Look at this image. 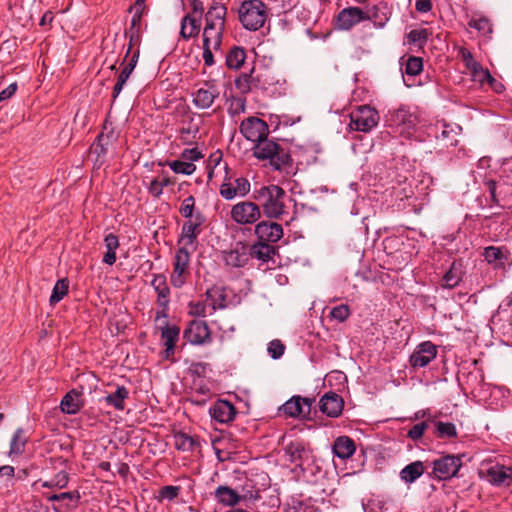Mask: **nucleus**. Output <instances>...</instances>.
<instances>
[{
	"label": "nucleus",
	"mask_w": 512,
	"mask_h": 512,
	"mask_svg": "<svg viewBox=\"0 0 512 512\" xmlns=\"http://www.w3.org/2000/svg\"><path fill=\"white\" fill-rule=\"evenodd\" d=\"M180 35L185 41L192 37V16L190 13H187L182 19Z\"/></svg>",
	"instance_id": "obj_44"
},
{
	"label": "nucleus",
	"mask_w": 512,
	"mask_h": 512,
	"mask_svg": "<svg viewBox=\"0 0 512 512\" xmlns=\"http://www.w3.org/2000/svg\"><path fill=\"white\" fill-rule=\"evenodd\" d=\"M151 285L153 286L155 292L157 293V303L161 308L160 311L157 312L156 320L160 318H166V311L169 305V287L166 282V277L162 274L155 275Z\"/></svg>",
	"instance_id": "obj_13"
},
{
	"label": "nucleus",
	"mask_w": 512,
	"mask_h": 512,
	"mask_svg": "<svg viewBox=\"0 0 512 512\" xmlns=\"http://www.w3.org/2000/svg\"><path fill=\"white\" fill-rule=\"evenodd\" d=\"M468 26L477 30L483 36L490 35L493 30L491 21L484 16H472Z\"/></svg>",
	"instance_id": "obj_32"
},
{
	"label": "nucleus",
	"mask_w": 512,
	"mask_h": 512,
	"mask_svg": "<svg viewBox=\"0 0 512 512\" xmlns=\"http://www.w3.org/2000/svg\"><path fill=\"white\" fill-rule=\"evenodd\" d=\"M128 396V389L124 386H118L115 392L110 393L104 397V401L106 404L117 410H123L125 408V400L128 398Z\"/></svg>",
	"instance_id": "obj_27"
},
{
	"label": "nucleus",
	"mask_w": 512,
	"mask_h": 512,
	"mask_svg": "<svg viewBox=\"0 0 512 512\" xmlns=\"http://www.w3.org/2000/svg\"><path fill=\"white\" fill-rule=\"evenodd\" d=\"M285 191L278 185L262 186L254 190L253 197L269 218H280L285 213Z\"/></svg>",
	"instance_id": "obj_2"
},
{
	"label": "nucleus",
	"mask_w": 512,
	"mask_h": 512,
	"mask_svg": "<svg viewBox=\"0 0 512 512\" xmlns=\"http://www.w3.org/2000/svg\"><path fill=\"white\" fill-rule=\"evenodd\" d=\"M207 300L213 309L224 308L228 305L227 290L223 287H213L206 291Z\"/></svg>",
	"instance_id": "obj_25"
},
{
	"label": "nucleus",
	"mask_w": 512,
	"mask_h": 512,
	"mask_svg": "<svg viewBox=\"0 0 512 512\" xmlns=\"http://www.w3.org/2000/svg\"><path fill=\"white\" fill-rule=\"evenodd\" d=\"M17 90V84L12 83L6 89L0 92V102L10 98Z\"/></svg>",
	"instance_id": "obj_57"
},
{
	"label": "nucleus",
	"mask_w": 512,
	"mask_h": 512,
	"mask_svg": "<svg viewBox=\"0 0 512 512\" xmlns=\"http://www.w3.org/2000/svg\"><path fill=\"white\" fill-rule=\"evenodd\" d=\"M255 233L261 242L276 243L283 236V228L276 222L262 221L256 225Z\"/></svg>",
	"instance_id": "obj_15"
},
{
	"label": "nucleus",
	"mask_w": 512,
	"mask_h": 512,
	"mask_svg": "<svg viewBox=\"0 0 512 512\" xmlns=\"http://www.w3.org/2000/svg\"><path fill=\"white\" fill-rule=\"evenodd\" d=\"M484 257L488 263H494L503 258V253L500 248L489 246L485 248Z\"/></svg>",
	"instance_id": "obj_49"
},
{
	"label": "nucleus",
	"mask_w": 512,
	"mask_h": 512,
	"mask_svg": "<svg viewBox=\"0 0 512 512\" xmlns=\"http://www.w3.org/2000/svg\"><path fill=\"white\" fill-rule=\"evenodd\" d=\"M60 408L66 414H76L81 408L79 394L75 391L68 392L61 400Z\"/></svg>",
	"instance_id": "obj_29"
},
{
	"label": "nucleus",
	"mask_w": 512,
	"mask_h": 512,
	"mask_svg": "<svg viewBox=\"0 0 512 512\" xmlns=\"http://www.w3.org/2000/svg\"><path fill=\"white\" fill-rule=\"evenodd\" d=\"M181 212L187 218L192 216V196H189L184 200Z\"/></svg>",
	"instance_id": "obj_56"
},
{
	"label": "nucleus",
	"mask_w": 512,
	"mask_h": 512,
	"mask_svg": "<svg viewBox=\"0 0 512 512\" xmlns=\"http://www.w3.org/2000/svg\"><path fill=\"white\" fill-rule=\"evenodd\" d=\"M174 446L180 451H189L192 449V437L185 433L177 432L173 436Z\"/></svg>",
	"instance_id": "obj_41"
},
{
	"label": "nucleus",
	"mask_w": 512,
	"mask_h": 512,
	"mask_svg": "<svg viewBox=\"0 0 512 512\" xmlns=\"http://www.w3.org/2000/svg\"><path fill=\"white\" fill-rule=\"evenodd\" d=\"M210 338V332L206 323L202 320H194V344H203Z\"/></svg>",
	"instance_id": "obj_38"
},
{
	"label": "nucleus",
	"mask_w": 512,
	"mask_h": 512,
	"mask_svg": "<svg viewBox=\"0 0 512 512\" xmlns=\"http://www.w3.org/2000/svg\"><path fill=\"white\" fill-rule=\"evenodd\" d=\"M319 407L327 416L338 417L343 410V400L335 393H328L320 399Z\"/></svg>",
	"instance_id": "obj_19"
},
{
	"label": "nucleus",
	"mask_w": 512,
	"mask_h": 512,
	"mask_svg": "<svg viewBox=\"0 0 512 512\" xmlns=\"http://www.w3.org/2000/svg\"><path fill=\"white\" fill-rule=\"evenodd\" d=\"M462 466L461 458L445 455L433 461V474L440 480L450 479L457 474Z\"/></svg>",
	"instance_id": "obj_9"
},
{
	"label": "nucleus",
	"mask_w": 512,
	"mask_h": 512,
	"mask_svg": "<svg viewBox=\"0 0 512 512\" xmlns=\"http://www.w3.org/2000/svg\"><path fill=\"white\" fill-rule=\"evenodd\" d=\"M178 492L179 487L177 486H165L160 490L159 495L161 499L172 500L177 497Z\"/></svg>",
	"instance_id": "obj_52"
},
{
	"label": "nucleus",
	"mask_w": 512,
	"mask_h": 512,
	"mask_svg": "<svg viewBox=\"0 0 512 512\" xmlns=\"http://www.w3.org/2000/svg\"><path fill=\"white\" fill-rule=\"evenodd\" d=\"M254 155L260 160H268L275 170H285L291 163L289 153L276 142L265 137L253 148Z\"/></svg>",
	"instance_id": "obj_4"
},
{
	"label": "nucleus",
	"mask_w": 512,
	"mask_h": 512,
	"mask_svg": "<svg viewBox=\"0 0 512 512\" xmlns=\"http://www.w3.org/2000/svg\"><path fill=\"white\" fill-rule=\"evenodd\" d=\"M178 335L179 329L177 327H166L162 331V339L164 340L167 355L173 352Z\"/></svg>",
	"instance_id": "obj_37"
},
{
	"label": "nucleus",
	"mask_w": 512,
	"mask_h": 512,
	"mask_svg": "<svg viewBox=\"0 0 512 512\" xmlns=\"http://www.w3.org/2000/svg\"><path fill=\"white\" fill-rule=\"evenodd\" d=\"M225 8L223 6L216 7L213 11L208 12V16L215 15L216 21L207 22L202 34V56L207 66L214 64L213 51H217L221 44V29L223 26V17Z\"/></svg>",
	"instance_id": "obj_1"
},
{
	"label": "nucleus",
	"mask_w": 512,
	"mask_h": 512,
	"mask_svg": "<svg viewBox=\"0 0 512 512\" xmlns=\"http://www.w3.org/2000/svg\"><path fill=\"white\" fill-rule=\"evenodd\" d=\"M168 165L177 174H192V149H185L179 159L170 161Z\"/></svg>",
	"instance_id": "obj_22"
},
{
	"label": "nucleus",
	"mask_w": 512,
	"mask_h": 512,
	"mask_svg": "<svg viewBox=\"0 0 512 512\" xmlns=\"http://www.w3.org/2000/svg\"><path fill=\"white\" fill-rule=\"evenodd\" d=\"M436 428L440 437L451 438L457 434L455 425L450 422H437Z\"/></svg>",
	"instance_id": "obj_43"
},
{
	"label": "nucleus",
	"mask_w": 512,
	"mask_h": 512,
	"mask_svg": "<svg viewBox=\"0 0 512 512\" xmlns=\"http://www.w3.org/2000/svg\"><path fill=\"white\" fill-rule=\"evenodd\" d=\"M108 139V136L103 134L99 135L97 143L93 145V152L98 154V156L104 154L106 152L105 145L108 144Z\"/></svg>",
	"instance_id": "obj_54"
},
{
	"label": "nucleus",
	"mask_w": 512,
	"mask_h": 512,
	"mask_svg": "<svg viewBox=\"0 0 512 512\" xmlns=\"http://www.w3.org/2000/svg\"><path fill=\"white\" fill-rule=\"evenodd\" d=\"M209 413L216 421L226 423L234 418L235 408L228 401L219 400L209 408Z\"/></svg>",
	"instance_id": "obj_20"
},
{
	"label": "nucleus",
	"mask_w": 512,
	"mask_h": 512,
	"mask_svg": "<svg viewBox=\"0 0 512 512\" xmlns=\"http://www.w3.org/2000/svg\"><path fill=\"white\" fill-rule=\"evenodd\" d=\"M144 0H136L134 4V15H137V19H141L144 11Z\"/></svg>",
	"instance_id": "obj_60"
},
{
	"label": "nucleus",
	"mask_w": 512,
	"mask_h": 512,
	"mask_svg": "<svg viewBox=\"0 0 512 512\" xmlns=\"http://www.w3.org/2000/svg\"><path fill=\"white\" fill-rule=\"evenodd\" d=\"M366 19H368V16L361 8H345L337 16L336 27L339 30H349Z\"/></svg>",
	"instance_id": "obj_14"
},
{
	"label": "nucleus",
	"mask_w": 512,
	"mask_h": 512,
	"mask_svg": "<svg viewBox=\"0 0 512 512\" xmlns=\"http://www.w3.org/2000/svg\"><path fill=\"white\" fill-rule=\"evenodd\" d=\"M474 81L479 82L481 85L484 83H489L493 86V83H496V80L492 77L488 69H483L479 74L473 77Z\"/></svg>",
	"instance_id": "obj_53"
},
{
	"label": "nucleus",
	"mask_w": 512,
	"mask_h": 512,
	"mask_svg": "<svg viewBox=\"0 0 512 512\" xmlns=\"http://www.w3.org/2000/svg\"><path fill=\"white\" fill-rule=\"evenodd\" d=\"M334 454L340 459H348L355 452L354 441L348 436H340L334 441Z\"/></svg>",
	"instance_id": "obj_23"
},
{
	"label": "nucleus",
	"mask_w": 512,
	"mask_h": 512,
	"mask_svg": "<svg viewBox=\"0 0 512 512\" xmlns=\"http://www.w3.org/2000/svg\"><path fill=\"white\" fill-rule=\"evenodd\" d=\"M214 494L220 504L231 507L239 504L241 501L256 500L259 497L257 491H246L240 494L236 490L224 485L218 486Z\"/></svg>",
	"instance_id": "obj_10"
},
{
	"label": "nucleus",
	"mask_w": 512,
	"mask_h": 512,
	"mask_svg": "<svg viewBox=\"0 0 512 512\" xmlns=\"http://www.w3.org/2000/svg\"><path fill=\"white\" fill-rule=\"evenodd\" d=\"M246 52L242 47L234 46L226 54V64L230 69H239L244 64Z\"/></svg>",
	"instance_id": "obj_30"
},
{
	"label": "nucleus",
	"mask_w": 512,
	"mask_h": 512,
	"mask_svg": "<svg viewBox=\"0 0 512 512\" xmlns=\"http://www.w3.org/2000/svg\"><path fill=\"white\" fill-rule=\"evenodd\" d=\"M250 191V183L246 178L228 179L220 186V195L226 200L237 196H245Z\"/></svg>",
	"instance_id": "obj_12"
},
{
	"label": "nucleus",
	"mask_w": 512,
	"mask_h": 512,
	"mask_svg": "<svg viewBox=\"0 0 512 512\" xmlns=\"http://www.w3.org/2000/svg\"><path fill=\"white\" fill-rule=\"evenodd\" d=\"M181 245L175 255L174 271L171 281L175 287H181L185 283V275L188 273L190 252L187 246L192 244V221L188 220L183 225V234L179 241Z\"/></svg>",
	"instance_id": "obj_3"
},
{
	"label": "nucleus",
	"mask_w": 512,
	"mask_h": 512,
	"mask_svg": "<svg viewBox=\"0 0 512 512\" xmlns=\"http://www.w3.org/2000/svg\"><path fill=\"white\" fill-rule=\"evenodd\" d=\"M49 501H74L77 502L79 494L77 492H62L59 494H46Z\"/></svg>",
	"instance_id": "obj_46"
},
{
	"label": "nucleus",
	"mask_w": 512,
	"mask_h": 512,
	"mask_svg": "<svg viewBox=\"0 0 512 512\" xmlns=\"http://www.w3.org/2000/svg\"><path fill=\"white\" fill-rule=\"evenodd\" d=\"M224 260L231 267H242L248 261V253L245 246H236L234 249L224 253Z\"/></svg>",
	"instance_id": "obj_24"
},
{
	"label": "nucleus",
	"mask_w": 512,
	"mask_h": 512,
	"mask_svg": "<svg viewBox=\"0 0 512 512\" xmlns=\"http://www.w3.org/2000/svg\"><path fill=\"white\" fill-rule=\"evenodd\" d=\"M217 95L218 91L215 86L205 83L194 94V105L201 109L208 108L212 105Z\"/></svg>",
	"instance_id": "obj_21"
},
{
	"label": "nucleus",
	"mask_w": 512,
	"mask_h": 512,
	"mask_svg": "<svg viewBox=\"0 0 512 512\" xmlns=\"http://www.w3.org/2000/svg\"><path fill=\"white\" fill-rule=\"evenodd\" d=\"M68 480V474L65 471H60L50 480L43 481L41 486L45 488L62 489L68 484Z\"/></svg>",
	"instance_id": "obj_39"
},
{
	"label": "nucleus",
	"mask_w": 512,
	"mask_h": 512,
	"mask_svg": "<svg viewBox=\"0 0 512 512\" xmlns=\"http://www.w3.org/2000/svg\"><path fill=\"white\" fill-rule=\"evenodd\" d=\"M238 13L244 28L256 31L264 26L268 9L261 0H245L241 3Z\"/></svg>",
	"instance_id": "obj_5"
},
{
	"label": "nucleus",
	"mask_w": 512,
	"mask_h": 512,
	"mask_svg": "<svg viewBox=\"0 0 512 512\" xmlns=\"http://www.w3.org/2000/svg\"><path fill=\"white\" fill-rule=\"evenodd\" d=\"M274 253L275 249L273 246L261 241L251 248V255L262 261H268Z\"/></svg>",
	"instance_id": "obj_34"
},
{
	"label": "nucleus",
	"mask_w": 512,
	"mask_h": 512,
	"mask_svg": "<svg viewBox=\"0 0 512 512\" xmlns=\"http://www.w3.org/2000/svg\"><path fill=\"white\" fill-rule=\"evenodd\" d=\"M425 471L424 465L421 461H415L405 466L400 472V478L405 483H413Z\"/></svg>",
	"instance_id": "obj_26"
},
{
	"label": "nucleus",
	"mask_w": 512,
	"mask_h": 512,
	"mask_svg": "<svg viewBox=\"0 0 512 512\" xmlns=\"http://www.w3.org/2000/svg\"><path fill=\"white\" fill-rule=\"evenodd\" d=\"M206 223V218L197 213H194V239L196 238V230L198 226L204 225Z\"/></svg>",
	"instance_id": "obj_61"
},
{
	"label": "nucleus",
	"mask_w": 512,
	"mask_h": 512,
	"mask_svg": "<svg viewBox=\"0 0 512 512\" xmlns=\"http://www.w3.org/2000/svg\"><path fill=\"white\" fill-rule=\"evenodd\" d=\"M267 350L273 359H279L284 354L285 346L280 340L275 339L268 344Z\"/></svg>",
	"instance_id": "obj_45"
},
{
	"label": "nucleus",
	"mask_w": 512,
	"mask_h": 512,
	"mask_svg": "<svg viewBox=\"0 0 512 512\" xmlns=\"http://www.w3.org/2000/svg\"><path fill=\"white\" fill-rule=\"evenodd\" d=\"M379 119L374 108L368 105L358 106L350 113L349 127L351 130L368 133L378 125Z\"/></svg>",
	"instance_id": "obj_6"
},
{
	"label": "nucleus",
	"mask_w": 512,
	"mask_h": 512,
	"mask_svg": "<svg viewBox=\"0 0 512 512\" xmlns=\"http://www.w3.org/2000/svg\"><path fill=\"white\" fill-rule=\"evenodd\" d=\"M311 403L312 401L309 398L293 396L282 405L280 410L289 417H303L310 413Z\"/></svg>",
	"instance_id": "obj_17"
},
{
	"label": "nucleus",
	"mask_w": 512,
	"mask_h": 512,
	"mask_svg": "<svg viewBox=\"0 0 512 512\" xmlns=\"http://www.w3.org/2000/svg\"><path fill=\"white\" fill-rule=\"evenodd\" d=\"M245 111V100L242 98H234L229 105V112L232 115H237Z\"/></svg>",
	"instance_id": "obj_51"
},
{
	"label": "nucleus",
	"mask_w": 512,
	"mask_h": 512,
	"mask_svg": "<svg viewBox=\"0 0 512 512\" xmlns=\"http://www.w3.org/2000/svg\"><path fill=\"white\" fill-rule=\"evenodd\" d=\"M504 172L506 173V178L508 179L509 184L512 185V158L504 164Z\"/></svg>",
	"instance_id": "obj_64"
},
{
	"label": "nucleus",
	"mask_w": 512,
	"mask_h": 512,
	"mask_svg": "<svg viewBox=\"0 0 512 512\" xmlns=\"http://www.w3.org/2000/svg\"><path fill=\"white\" fill-rule=\"evenodd\" d=\"M162 187H163V183H161L157 179H154L150 183L149 191L154 196H159L162 193Z\"/></svg>",
	"instance_id": "obj_58"
},
{
	"label": "nucleus",
	"mask_w": 512,
	"mask_h": 512,
	"mask_svg": "<svg viewBox=\"0 0 512 512\" xmlns=\"http://www.w3.org/2000/svg\"><path fill=\"white\" fill-rule=\"evenodd\" d=\"M467 69L471 72L472 77H474L477 74H479L480 71H482L484 68L479 62L475 61L474 63H470V66Z\"/></svg>",
	"instance_id": "obj_62"
},
{
	"label": "nucleus",
	"mask_w": 512,
	"mask_h": 512,
	"mask_svg": "<svg viewBox=\"0 0 512 512\" xmlns=\"http://www.w3.org/2000/svg\"><path fill=\"white\" fill-rule=\"evenodd\" d=\"M408 42L411 44L422 45L428 38V32L426 29H415L411 30L408 35Z\"/></svg>",
	"instance_id": "obj_42"
},
{
	"label": "nucleus",
	"mask_w": 512,
	"mask_h": 512,
	"mask_svg": "<svg viewBox=\"0 0 512 512\" xmlns=\"http://www.w3.org/2000/svg\"><path fill=\"white\" fill-rule=\"evenodd\" d=\"M422 69H423L422 59L419 57L411 56L406 61L404 73L409 76H416L422 71Z\"/></svg>",
	"instance_id": "obj_40"
},
{
	"label": "nucleus",
	"mask_w": 512,
	"mask_h": 512,
	"mask_svg": "<svg viewBox=\"0 0 512 512\" xmlns=\"http://www.w3.org/2000/svg\"><path fill=\"white\" fill-rule=\"evenodd\" d=\"M230 215L237 224L249 225L260 219L261 210L260 206L254 202L241 201L232 207Z\"/></svg>",
	"instance_id": "obj_7"
},
{
	"label": "nucleus",
	"mask_w": 512,
	"mask_h": 512,
	"mask_svg": "<svg viewBox=\"0 0 512 512\" xmlns=\"http://www.w3.org/2000/svg\"><path fill=\"white\" fill-rule=\"evenodd\" d=\"M14 475V467L10 465H5L0 467V477H13Z\"/></svg>",
	"instance_id": "obj_63"
},
{
	"label": "nucleus",
	"mask_w": 512,
	"mask_h": 512,
	"mask_svg": "<svg viewBox=\"0 0 512 512\" xmlns=\"http://www.w3.org/2000/svg\"><path fill=\"white\" fill-rule=\"evenodd\" d=\"M69 288V282L67 279H60L56 282L53 287L52 294L50 296V304L55 305L61 301L67 294Z\"/></svg>",
	"instance_id": "obj_35"
},
{
	"label": "nucleus",
	"mask_w": 512,
	"mask_h": 512,
	"mask_svg": "<svg viewBox=\"0 0 512 512\" xmlns=\"http://www.w3.org/2000/svg\"><path fill=\"white\" fill-rule=\"evenodd\" d=\"M286 453L289 456L291 462H296L307 456V451L301 442H291L286 447Z\"/></svg>",
	"instance_id": "obj_36"
},
{
	"label": "nucleus",
	"mask_w": 512,
	"mask_h": 512,
	"mask_svg": "<svg viewBox=\"0 0 512 512\" xmlns=\"http://www.w3.org/2000/svg\"><path fill=\"white\" fill-rule=\"evenodd\" d=\"M349 314H350L349 307L344 304L332 308V310L330 312V316L333 319L338 320L339 322L345 321L348 318Z\"/></svg>",
	"instance_id": "obj_47"
},
{
	"label": "nucleus",
	"mask_w": 512,
	"mask_h": 512,
	"mask_svg": "<svg viewBox=\"0 0 512 512\" xmlns=\"http://www.w3.org/2000/svg\"><path fill=\"white\" fill-rule=\"evenodd\" d=\"M461 276V264L453 262L450 269L443 276V286L447 288H454L460 282Z\"/></svg>",
	"instance_id": "obj_31"
},
{
	"label": "nucleus",
	"mask_w": 512,
	"mask_h": 512,
	"mask_svg": "<svg viewBox=\"0 0 512 512\" xmlns=\"http://www.w3.org/2000/svg\"><path fill=\"white\" fill-rule=\"evenodd\" d=\"M488 481L496 486H510L512 484V468L504 465H493L487 470Z\"/></svg>",
	"instance_id": "obj_18"
},
{
	"label": "nucleus",
	"mask_w": 512,
	"mask_h": 512,
	"mask_svg": "<svg viewBox=\"0 0 512 512\" xmlns=\"http://www.w3.org/2000/svg\"><path fill=\"white\" fill-rule=\"evenodd\" d=\"M427 423L426 422H421V423H417L415 424L407 433L408 437L413 439V440H418L420 439L423 434H424V431L426 430L427 428Z\"/></svg>",
	"instance_id": "obj_50"
},
{
	"label": "nucleus",
	"mask_w": 512,
	"mask_h": 512,
	"mask_svg": "<svg viewBox=\"0 0 512 512\" xmlns=\"http://www.w3.org/2000/svg\"><path fill=\"white\" fill-rule=\"evenodd\" d=\"M27 442V436L22 428H18L10 443V455L16 454L19 455L24 451L25 444Z\"/></svg>",
	"instance_id": "obj_33"
},
{
	"label": "nucleus",
	"mask_w": 512,
	"mask_h": 512,
	"mask_svg": "<svg viewBox=\"0 0 512 512\" xmlns=\"http://www.w3.org/2000/svg\"><path fill=\"white\" fill-rule=\"evenodd\" d=\"M390 122L399 134L410 137L418 123V117L408 109L401 107L391 115Z\"/></svg>",
	"instance_id": "obj_8"
},
{
	"label": "nucleus",
	"mask_w": 512,
	"mask_h": 512,
	"mask_svg": "<svg viewBox=\"0 0 512 512\" xmlns=\"http://www.w3.org/2000/svg\"><path fill=\"white\" fill-rule=\"evenodd\" d=\"M236 88L243 94L248 93L251 90V75L243 74L239 76L235 81Z\"/></svg>",
	"instance_id": "obj_48"
},
{
	"label": "nucleus",
	"mask_w": 512,
	"mask_h": 512,
	"mask_svg": "<svg viewBox=\"0 0 512 512\" xmlns=\"http://www.w3.org/2000/svg\"><path fill=\"white\" fill-rule=\"evenodd\" d=\"M415 8L418 12L427 13L432 9V2L431 0H417Z\"/></svg>",
	"instance_id": "obj_55"
},
{
	"label": "nucleus",
	"mask_w": 512,
	"mask_h": 512,
	"mask_svg": "<svg viewBox=\"0 0 512 512\" xmlns=\"http://www.w3.org/2000/svg\"><path fill=\"white\" fill-rule=\"evenodd\" d=\"M106 253L103 256V262L107 265H113L116 262V250L119 247V240L116 235L109 233L104 238Z\"/></svg>",
	"instance_id": "obj_28"
},
{
	"label": "nucleus",
	"mask_w": 512,
	"mask_h": 512,
	"mask_svg": "<svg viewBox=\"0 0 512 512\" xmlns=\"http://www.w3.org/2000/svg\"><path fill=\"white\" fill-rule=\"evenodd\" d=\"M240 132L247 140L258 143L267 137L268 126L266 122L257 117H249L242 121Z\"/></svg>",
	"instance_id": "obj_11"
},
{
	"label": "nucleus",
	"mask_w": 512,
	"mask_h": 512,
	"mask_svg": "<svg viewBox=\"0 0 512 512\" xmlns=\"http://www.w3.org/2000/svg\"><path fill=\"white\" fill-rule=\"evenodd\" d=\"M460 55H461L462 60H463V62L465 63V66H466L467 68L470 66V63H474V62H475V60H474V58H473V56H472L471 52H470V51H468V50H467V49H465V48H462V49L460 50Z\"/></svg>",
	"instance_id": "obj_59"
},
{
	"label": "nucleus",
	"mask_w": 512,
	"mask_h": 512,
	"mask_svg": "<svg viewBox=\"0 0 512 512\" xmlns=\"http://www.w3.org/2000/svg\"><path fill=\"white\" fill-rule=\"evenodd\" d=\"M436 354V346L426 341L416 347L409 361L413 367H425L436 357Z\"/></svg>",
	"instance_id": "obj_16"
}]
</instances>
